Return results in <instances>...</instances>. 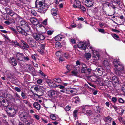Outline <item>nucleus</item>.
Instances as JSON below:
<instances>
[{"label": "nucleus", "instance_id": "1", "mask_svg": "<svg viewBox=\"0 0 125 125\" xmlns=\"http://www.w3.org/2000/svg\"><path fill=\"white\" fill-rule=\"evenodd\" d=\"M49 7V6L46 4H42V3L41 2H39L37 4H36L37 11L41 13L45 12Z\"/></svg>", "mask_w": 125, "mask_h": 125}, {"label": "nucleus", "instance_id": "2", "mask_svg": "<svg viewBox=\"0 0 125 125\" xmlns=\"http://www.w3.org/2000/svg\"><path fill=\"white\" fill-rule=\"evenodd\" d=\"M20 119L22 121L27 120L30 118L31 116L28 112L23 111L19 115Z\"/></svg>", "mask_w": 125, "mask_h": 125}, {"label": "nucleus", "instance_id": "3", "mask_svg": "<svg viewBox=\"0 0 125 125\" xmlns=\"http://www.w3.org/2000/svg\"><path fill=\"white\" fill-rule=\"evenodd\" d=\"M90 43L88 41L87 42H83L81 41L78 42L77 45V47L80 49L82 50H85L86 49V47L89 46Z\"/></svg>", "mask_w": 125, "mask_h": 125}, {"label": "nucleus", "instance_id": "4", "mask_svg": "<svg viewBox=\"0 0 125 125\" xmlns=\"http://www.w3.org/2000/svg\"><path fill=\"white\" fill-rule=\"evenodd\" d=\"M104 71V69L102 67L99 66L95 70V72L97 73V75L99 76L102 75Z\"/></svg>", "mask_w": 125, "mask_h": 125}, {"label": "nucleus", "instance_id": "5", "mask_svg": "<svg viewBox=\"0 0 125 125\" xmlns=\"http://www.w3.org/2000/svg\"><path fill=\"white\" fill-rule=\"evenodd\" d=\"M48 94L50 97H54L57 96V93L56 91L51 90L48 92Z\"/></svg>", "mask_w": 125, "mask_h": 125}, {"label": "nucleus", "instance_id": "6", "mask_svg": "<svg viewBox=\"0 0 125 125\" xmlns=\"http://www.w3.org/2000/svg\"><path fill=\"white\" fill-rule=\"evenodd\" d=\"M16 28L19 32L21 33L22 35L25 36L27 35V33L20 26H16Z\"/></svg>", "mask_w": 125, "mask_h": 125}, {"label": "nucleus", "instance_id": "7", "mask_svg": "<svg viewBox=\"0 0 125 125\" xmlns=\"http://www.w3.org/2000/svg\"><path fill=\"white\" fill-rule=\"evenodd\" d=\"M100 55L96 51H94L93 52V58L95 61L99 59Z\"/></svg>", "mask_w": 125, "mask_h": 125}, {"label": "nucleus", "instance_id": "8", "mask_svg": "<svg viewBox=\"0 0 125 125\" xmlns=\"http://www.w3.org/2000/svg\"><path fill=\"white\" fill-rule=\"evenodd\" d=\"M23 56L24 55L23 53L18 52L16 54V59L18 60L21 61H22L23 59Z\"/></svg>", "mask_w": 125, "mask_h": 125}, {"label": "nucleus", "instance_id": "9", "mask_svg": "<svg viewBox=\"0 0 125 125\" xmlns=\"http://www.w3.org/2000/svg\"><path fill=\"white\" fill-rule=\"evenodd\" d=\"M5 10L6 11L7 13L10 16H13L15 14L17 15L16 13H15L12 10L8 8H6Z\"/></svg>", "mask_w": 125, "mask_h": 125}, {"label": "nucleus", "instance_id": "10", "mask_svg": "<svg viewBox=\"0 0 125 125\" xmlns=\"http://www.w3.org/2000/svg\"><path fill=\"white\" fill-rule=\"evenodd\" d=\"M119 64H118L117 65H115V67L114 69L115 70V73L117 75H119L120 73H122L121 71H120V70L119 68Z\"/></svg>", "mask_w": 125, "mask_h": 125}, {"label": "nucleus", "instance_id": "11", "mask_svg": "<svg viewBox=\"0 0 125 125\" xmlns=\"http://www.w3.org/2000/svg\"><path fill=\"white\" fill-rule=\"evenodd\" d=\"M85 5L88 7L92 6L93 4V2L91 0H85Z\"/></svg>", "mask_w": 125, "mask_h": 125}, {"label": "nucleus", "instance_id": "12", "mask_svg": "<svg viewBox=\"0 0 125 125\" xmlns=\"http://www.w3.org/2000/svg\"><path fill=\"white\" fill-rule=\"evenodd\" d=\"M74 3L73 7L75 8L79 7L81 6V3L79 0H75L74 1Z\"/></svg>", "mask_w": 125, "mask_h": 125}, {"label": "nucleus", "instance_id": "13", "mask_svg": "<svg viewBox=\"0 0 125 125\" xmlns=\"http://www.w3.org/2000/svg\"><path fill=\"white\" fill-rule=\"evenodd\" d=\"M30 21L34 25H37L39 23L38 20L36 18H32L30 19Z\"/></svg>", "mask_w": 125, "mask_h": 125}, {"label": "nucleus", "instance_id": "14", "mask_svg": "<svg viewBox=\"0 0 125 125\" xmlns=\"http://www.w3.org/2000/svg\"><path fill=\"white\" fill-rule=\"evenodd\" d=\"M9 62L13 66H16L17 64L16 60L14 58H10Z\"/></svg>", "mask_w": 125, "mask_h": 125}, {"label": "nucleus", "instance_id": "15", "mask_svg": "<svg viewBox=\"0 0 125 125\" xmlns=\"http://www.w3.org/2000/svg\"><path fill=\"white\" fill-rule=\"evenodd\" d=\"M66 90L69 92V93L71 94L72 93L74 94L77 92V89L76 88H71L70 89H67Z\"/></svg>", "mask_w": 125, "mask_h": 125}, {"label": "nucleus", "instance_id": "16", "mask_svg": "<svg viewBox=\"0 0 125 125\" xmlns=\"http://www.w3.org/2000/svg\"><path fill=\"white\" fill-rule=\"evenodd\" d=\"M33 120L32 119L30 118L27 120L23 121L25 125H29L30 124H32L33 122Z\"/></svg>", "mask_w": 125, "mask_h": 125}, {"label": "nucleus", "instance_id": "17", "mask_svg": "<svg viewBox=\"0 0 125 125\" xmlns=\"http://www.w3.org/2000/svg\"><path fill=\"white\" fill-rule=\"evenodd\" d=\"M33 106L37 110H39L41 108L40 105L37 102H35L33 104Z\"/></svg>", "mask_w": 125, "mask_h": 125}, {"label": "nucleus", "instance_id": "18", "mask_svg": "<svg viewBox=\"0 0 125 125\" xmlns=\"http://www.w3.org/2000/svg\"><path fill=\"white\" fill-rule=\"evenodd\" d=\"M19 25L23 27L24 28L28 27L27 23L23 20L21 21L19 24Z\"/></svg>", "mask_w": 125, "mask_h": 125}, {"label": "nucleus", "instance_id": "19", "mask_svg": "<svg viewBox=\"0 0 125 125\" xmlns=\"http://www.w3.org/2000/svg\"><path fill=\"white\" fill-rule=\"evenodd\" d=\"M112 119V118L109 116L105 117L104 118V121L108 123H111Z\"/></svg>", "mask_w": 125, "mask_h": 125}, {"label": "nucleus", "instance_id": "20", "mask_svg": "<svg viewBox=\"0 0 125 125\" xmlns=\"http://www.w3.org/2000/svg\"><path fill=\"white\" fill-rule=\"evenodd\" d=\"M57 9H53L51 10V14L53 16H55L57 14Z\"/></svg>", "mask_w": 125, "mask_h": 125}, {"label": "nucleus", "instance_id": "21", "mask_svg": "<svg viewBox=\"0 0 125 125\" xmlns=\"http://www.w3.org/2000/svg\"><path fill=\"white\" fill-rule=\"evenodd\" d=\"M104 64L107 69H109L110 68L109 63L107 61L104 60Z\"/></svg>", "mask_w": 125, "mask_h": 125}, {"label": "nucleus", "instance_id": "22", "mask_svg": "<svg viewBox=\"0 0 125 125\" xmlns=\"http://www.w3.org/2000/svg\"><path fill=\"white\" fill-rule=\"evenodd\" d=\"M96 77L95 76H90L88 77V80L94 82L96 80Z\"/></svg>", "mask_w": 125, "mask_h": 125}, {"label": "nucleus", "instance_id": "23", "mask_svg": "<svg viewBox=\"0 0 125 125\" xmlns=\"http://www.w3.org/2000/svg\"><path fill=\"white\" fill-rule=\"evenodd\" d=\"M7 114L8 116L9 117H14L15 115V112H14L13 113L12 112H8L6 111Z\"/></svg>", "mask_w": 125, "mask_h": 125}, {"label": "nucleus", "instance_id": "24", "mask_svg": "<svg viewBox=\"0 0 125 125\" xmlns=\"http://www.w3.org/2000/svg\"><path fill=\"white\" fill-rule=\"evenodd\" d=\"M74 99H75L74 103H78L80 101V99L78 96H76L73 98Z\"/></svg>", "mask_w": 125, "mask_h": 125}, {"label": "nucleus", "instance_id": "25", "mask_svg": "<svg viewBox=\"0 0 125 125\" xmlns=\"http://www.w3.org/2000/svg\"><path fill=\"white\" fill-rule=\"evenodd\" d=\"M91 54L89 53H86L85 54V58L87 60H89L91 58Z\"/></svg>", "mask_w": 125, "mask_h": 125}, {"label": "nucleus", "instance_id": "26", "mask_svg": "<svg viewBox=\"0 0 125 125\" xmlns=\"http://www.w3.org/2000/svg\"><path fill=\"white\" fill-rule=\"evenodd\" d=\"M40 34H36L33 35L34 38L36 40H39L40 38Z\"/></svg>", "mask_w": 125, "mask_h": 125}, {"label": "nucleus", "instance_id": "27", "mask_svg": "<svg viewBox=\"0 0 125 125\" xmlns=\"http://www.w3.org/2000/svg\"><path fill=\"white\" fill-rule=\"evenodd\" d=\"M55 47L56 48H59L61 46V45L60 42H56L55 44Z\"/></svg>", "mask_w": 125, "mask_h": 125}, {"label": "nucleus", "instance_id": "28", "mask_svg": "<svg viewBox=\"0 0 125 125\" xmlns=\"http://www.w3.org/2000/svg\"><path fill=\"white\" fill-rule=\"evenodd\" d=\"M10 121L12 125H18V122L13 119H11Z\"/></svg>", "mask_w": 125, "mask_h": 125}, {"label": "nucleus", "instance_id": "29", "mask_svg": "<svg viewBox=\"0 0 125 125\" xmlns=\"http://www.w3.org/2000/svg\"><path fill=\"white\" fill-rule=\"evenodd\" d=\"M50 117L51 119L53 120H56V117L55 115L53 114L51 115Z\"/></svg>", "mask_w": 125, "mask_h": 125}, {"label": "nucleus", "instance_id": "30", "mask_svg": "<svg viewBox=\"0 0 125 125\" xmlns=\"http://www.w3.org/2000/svg\"><path fill=\"white\" fill-rule=\"evenodd\" d=\"M66 68L68 70L67 73L69 72L72 69V66L69 65H67L66 66Z\"/></svg>", "mask_w": 125, "mask_h": 125}, {"label": "nucleus", "instance_id": "31", "mask_svg": "<svg viewBox=\"0 0 125 125\" xmlns=\"http://www.w3.org/2000/svg\"><path fill=\"white\" fill-rule=\"evenodd\" d=\"M34 89L36 91H39L41 90L40 86L39 85L36 86L34 87Z\"/></svg>", "mask_w": 125, "mask_h": 125}, {"label": "nucleus", "instance_id": "32", "mask_svg": "<svg viewBox=\"0 0 125 125\" xmlns=\"http://www.w3.org/2000/svg\"><path fill=\"white\" fill-rule=\"evenodd\" d=\"M54 81L58 83H60L62 81L60 78H55L53 79Z\"/></svg>", "mask_w": 125, "mask_h": 125}, {"label": "nucleus", "instance_id": "33", "mask_svg": "<svg viewBox=\"0 0 125 125\" xmlns=\"http://www.w3.org/2000/svg\"><path fill=\"white\" fill-rule=\"evenodd\" d=\"M62 37L60 36V35H58L55 37V39L56 41H60L62 39Z\"/></svg>", "mask_w": 125, "mask_h": 125}, {"label": "nucleus", "instance_id": "34", "mask_svg": "<svg viewBox=\"0 0 125 125\" xmlns=\"http://www.w3.org/2000/svg\"><path fill=\"white\" fill-rule=\"evenodd\" d=\"M78 112V110H75L73 111V115L74 117L76 118L77 116V113Z\"/></svg>", "mask_w": 125, "mask_h": 125}, {"label": "nucleus", "instance_id": "35", "mask_svg": "<svg viewBox=\"0 0 125 125\" xmlns=\"http://www.w3.org/2000/svg\"><path fill=\"white\" fill-rule=\"evenodd\" d=\"M86 112L87 114L89 115H92L93 114L92 112L90 110H87Z\"/></svg>", "mask_w": 125, "mask_h": 125}, {"label": "nucleus", "instance_id": "36", "mask_svg": "<svg viewBox=\"0 0 125 125\" xmlns=\"http://www.w3.org/2000/svg\"><path fill=\"white\" fill-rule=\"evenodd\" d=\"M113 63L114 66H115V65H117L118 64H119L117 59H115L114 60Z\"/></svg>", "mask_w": 125, "mask_h": 125}, {"label": "nucleus", "instance_id": "37", "mask_svg": "<svg viewBox=\"0 0 125 125\" xmlns=\"http://www.w3.org/2000/svg\"><path fill=\"white\" fill-rule=\"evenodd\" d=\"M56 87H57L61 89H64L65 88V86L61 85H56Z\"/></svg>", "mask_w": 125, "mask_h": 125}, {"label": "nucleus", "instance_id": "38", "mask_svg": "<svg viewBox=\"0 0 125 125\" xmlns=\"http://www.w3.org/2000/svg\"><path fill=\"white\" fill-rule=\"evenodd\" d=\"M31 13L34 15L36 16L37 14V12L35 10H31Z\"/></svg>", "mask_w": 125, "mask_h": 125}, {"label": "nucleus", "instance_id": "39", "mask_svg": "<svg viewBox=\"0 0 125 125\" xmlns=\"http://www.w3.org/2000/svg\"><path fill=\"white\" fill-rule=\"evenodd\" d=\"M117 80V79L116 77L115 76H114L112 77V80L114 81L115 83H117L116 81Z\"/></svg>", "mask_w": 125, "mask_h": 125}, {"label": "nucleus", "instance_id": "40", "mask_svg": "<svg viewBox=\"0 0 125 125\" xmlns=\"http://www.w3.org/2000/svg\"><path fill=\"white\" fill-rule=\"evenodd\" d=\"M14 90L18 92H21V89L17 87H14Z\"/></svg>", "mask_w": 125, "mask_h": 125}, {"label": "nucleus", "instance_id": "41", "mask_svg": "<svg viewBox=\"0 0 125 125\" xmlns=\"http://www.w3.org/2000/svg\"><path fill=\"white\" fill-rule=\"evenodd\" d=\"M40 36L39 37L40 38H39V39L42 40H43L45 38V36L43 35L40 34Z\"/></svg>", "mask_w": 125, "mask_h": 125}, {"label": "nucleus", "instance_id": "42", "mask_svg": "<svg viewBox=\"0 0 125 125\" xmlns=\"http://www.w3.org/2000/svg\"><path fill=\"white\" fill-rule=\"evenodd\" d=\"M21 96L23 99H25L26 98V94L23 92H21Z\"/></svg>", "mask_w": 125, "mask_h": 125}, {"label": "nucleus", "instance_id": "43", "mask_svg": "<svg viewBox=\"0 0 125 125\" xmlns=\"http://www.w3.org/2000/svg\"><path fill=\"white\" fill-rule=\"evenodd\" d=\"M96 110L97 112L100 113L101 112V108L99 106L96 107Z\"/></svg>", "mask_w": 125, "mask_h": 125}, {"label": "nucleus", "instance_id": "44", "mask_svg": "<svg viewBox=\"0 0 125 125\" xmlns=\"http://www.w3.org/2000/svg\"><path fill=\"white\" fill-rule=\"evenodd\" d=\"M23 45L25 46H24L25 47H24V49L26 50L27 48H29V45L26 42H25Z\"/></svg>", "mask_w": 125, "mask_h": 125}, {"label": "nucleus", "instance_id": "45", "mask_svg": "<svg viewBox=\"0 0 125 125\" xmlns=\"http://www.w3.org/2000/svg\"><path fill=\"white\" fill-rule=\"evenodd\" d=\"M45 43L41 44L40 46L41 49L43 50L45 49Z\"/></svg>", "mask_w": 125, "mask_h": 125}, {"label": "nucleus", "instance_id": "46", "mask_svg": "<svg viewBox=\"0 0 125 125\" xmlns=\"http://www.w3.org/2000/svg\"><path fill=\"white\" fill-rule=\"evenodd\" d=\"M52 83L51 84V85H49L50 87H52L53 88L55 87H56V84L55 83L52 82Z\"/></svg>", "mask_w": 125, "mask_h": 125}, {"label": "nucleus", "instance_id": "47", "mask_svg": "<svg viewBox=\"0 0 125 125\" xmlns=\"http://www.w3.org/2000/svg\"><path fill=\"white\" fill-rule=\"evenodd\" d=\"M64 56L67 59L68 58L69 56V55L68 53V52H66V53H64Z\"/></svg>", "mask_w": 125, "mask_h": 125}, {"label": "nucleus", "instance_id": "48", "mask_svg": "<svg viewBox=\"0 0 125 125\" xmlns=\"http://www.w3.org/2000/svg\"><path fill=\"white\" fill-rule=\"evenodd\" d=\"M33 116L37 120H39L40 119V117L38 115H33Z\"/></svg>", "mask_w": 125, "mask_h": 125}, {"label": "nucleus", "instance_id": "49", "mask_svg": "<svg viewBox=\"0 0 125 125\" xmlns=\"http://www.w3.org/2000/svg\"><path fill=\"white\" fill-rule=\"evenodd\" d=\"M76 25L75 24H74V23H72L68 28L69 29H70L71 28V27L74 28L76 27Z\"/></svg>", "mask_w": 125, "mask_h": 125}, {"label": "nucleus", "instance_id": "50", "mask_svg": "<svg viewBox=\"0 0 125 125\" xmlns=\"http://www.w3.org/2000/svg\"><path fill=\"white\" fill-rule=\"evenodd\" d=\"M119 67H120L119 69L120 71H122L124 68V66L122 65H119Z\"/></svg>", "mask_w": 125, "mask_h": 125}, {"label": "nucleus", "instance_id": "51", "mask_svg": "<svg viewBox=\"0 0 125 125\" xmlns=\"http://www.w3.org/2000/svg\"><path fill=\"white\" fill-rule=\"evenodd\" d=\"M80 9L83 11H84L86 10V9L85 7L83 6H81L80 7Z\"/></svg>", "mask_w": 125, "mask_h": 125}, {"label": "nucleus", "instance_id": "52", "mask_svg": "<svg viewBox=\"0 0 125 125\" xmlns=\"http://www.w3.org/2000/svg\"><path fill=\"white\" fill-rule=\"evenodd\" d=\"M42 81H43L42 79H39L37 80V82L38 84H40L42 83Z\"/></svg>", "mask_w": 125, "mask_h": 125}, {"label": "nucleus", "instance_id": "53", "mask_svg": "<svg viewBox=\"0 0 125 125\" xmlns=\"http://www.w3.org/2000/svg\"><path fill=\"white\" fill-rule=\"evenodd\" d=\"M87 69V68L82 67L81 72L82 73H85V71Z\"/></svg>", "mask_w": 125, "mask_h": 125}, {"label": "nucleus", "instance_id": "54", "mask_svg": "<svg viewBox=\"0 0 125 125\" xmlns=\"http://www.w3.org/2000/svg\"><path fill=\"white\" fill-rule=\"evenodd\" d=\"M39 73H40L42 76H43L44 77H45V75L40 70L39 72Z\"/></svg>", "mask_w": 125, "mask_h": 125}, {"label": "nucleus", "instance_id": "55", "mask_svg": "<svg viewBox=\"0 0 125 125\" xmlns=\"http://www.w3.org/2000/svg\"><path fill=\"white\" fill-rule=\"evenodd\" d=\"M77 27L79 29L82 28V25L81 23L78 24L77 25Z\"/></svg>", "mask_w": 125, "mask_h": 125}, {"label": "nucleus", "instance_id": "56", "mask_svg": "<svg viewBox=\"0 0 125 125\" xmlns=\"http://www.w3.org/2000/svg\"><path fill=\"white\" fill-rule=\"evenodd\" d=\"M112 100L113 102H115L117 101V98L115 97H113L112 99Z\"/></svg>", "mask_w": 125, "mask_h": 125}, {"label": "nucleus", "instance_id": "57", "mask_svg": "<svg viewBox=\"0 0 125 125\" xmlns=\"http://www.w3.org/2000/svg\"><path fill=\"white\" fill-rule=\"evenodd\" d=\"M53 31H49L47 32V34L49 35H51L53 33Z\"/></svg>", "mask_w": 125, "mask_h": 125}, {"label": "nucleus", "instance_id": "58", "mask_svg": "<svg viewBox=\"0 0 125 125\" xmlns=\"http://www.w3.org/2000/svg\"><path fill=\"white\" fill-rule=\"evenodd\" d=\"M38 51L41 54H42L44 53V51L42 49L41 50L38 49Z\"/></svg>", "mask_w": 125, "mask_h": 125}, {"label": "nucleus", "instance_id": "59", "mask_svg": "<svg viewBox=\"0 0 125 125\" xmlns=\"http://www.w3.org/2000/svg\"><path fill=\"white\" fill-rule=\"evenodd\" d=\"M119 101L120 103H123L124 102V100L121 98H120L119 99Z\"/></svg>", "mask_w": 125, "mask_h": 125}, {"label": "nucleus", "instance_id": "60", "mask_svg": "<svg viewBox=\"0 0 125 125\" xmlns=\"http://www.w3.org/2000/svg\"><path fill=\"white\" fill-rule=\"evenodd\" d=\"M10 29H11L15 33H17V31L13 28L12 27H10Z\"/></svg>", "mask_w": 125, "mask_h": 125}, {"label": "nucleus", "instance_id": "61", "mask_svg": "<svg viewBox=\"0 0 125 125\" xmlns=\"http://www.w3.org/2000/svg\"><path fill=\"white\" fill-rule=\"evenodd\" d=\"M113 37L114 38H119V36L115 34H114L113 35Z\"/></svg>", "mask_w": 125, "mask_h": 125}, {"label": "nucleus", "instance_id": "62", "mask_svg": "<svg viewBox=\"0 0 125 125\" xmlns=\"http://www.w3.org/2000/svg\"><path fill=\"white\" fill-rule=\"evenodd\" d=\"M46 83L49 85H51V84L52 83V82L50 80H48L46 81Z\"/></svg>", "mask_w": 125, "mask_h": 125}, {"label": "nucleus", "instance_id": "63", "mask_svg": "<svg viewBox=\"0 0 125 125\" xmlns=\"http://www.w3.org/2000/svg\"><path fill=\"white\" fill-rule=\"evenodd\" d=\"M98 8L97 7H95L94 9V11L95 13H97L98 12Z\"/></svg>", "mask_w": 125, "mask_h": 125}, {"label": "nucleus", "instance_id": "64", "mask_svg": "<svg viewBox=\"0 0 125 125\" xmlns=\"http://www.w3.org/2000/svg\"><path fill=\"white\" fill-rule=\"evenodd\" d=\"M47 20L46 19L44 20L42 22V23L44 25H47Z\"/></svg>", "mask_w": 125, "mask_h": 125}]
</instances>
